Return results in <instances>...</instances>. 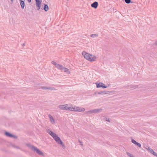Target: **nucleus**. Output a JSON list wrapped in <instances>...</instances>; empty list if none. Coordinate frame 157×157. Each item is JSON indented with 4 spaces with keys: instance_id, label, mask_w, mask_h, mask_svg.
Masks as SVG:
<instances>
[{
    "instance_id": "obj_1",
    "label": "nucleus",
    "mask_w": 157,
    "mask_h": 157,
    "mask_svg": "<svg viewBox=\"0 0 157 157\" xmlns=\"http://www.w3.org/2000/svg\"><path fill=\"white\" fill-rule=\"evenodd\" d=\"M82 55L85 58L90 61H95L96 59V57L95 56L91 55L85 51L82 52Z\"/></svg>"
},
{
    "instance_id": "obj_2",
    "label": "nucleus",
    "mask_w": 157,
    "mask_h": 157,
    "mask_svg": "<svg viewBox=\"0 0 157 157\" xmlns=\"http://www.w3.org/2000/svg\"><path fill=\"white\" fill-rule=\"evenodd\" d=\"M51 136L58 144L61 145L63 147H65V146L62 141L56 134L53 132V134H52Z\"/></svg>"
},
{
    "instance_id": "obj_3",
    "label": "nucleus",
    "mask_w": 157,
    "mask_h": 157,
    "mask_svg": "<svg viewBox=\"0 0 157 157\" xmlns=\"http://www.w3.org/2000/svg\"><path fill=\"white\" fill-rule=\"evenodd\" d=\"M27 146L30 148L31 149L33 150L34 151L36 152L39 155H44L43 153L39 149H38L35 146L32 145L30 144H28Z\"/></svg>"
},
{
    "instance_id": "obj_4",
    "label": "nucleus",
    "mask_w": 157,
    "mask_h": 157,
    "mask_svg": "<svg viewBox=\"0 0 157 157\" xmlns=\"http://www.w3.org/2000/svg\"><path fill=\"white\" fill-rule=\"evenodd\" d=\"M72 111L75 112H81L84 111H85V109L83 108H80L78 107L74 106V107H72Z\"/></svg>"
},
{
    "instance_id": "obj_5",
    "label": "nucleus",
    "mask_w": 157,
    "mask_h": 157,
    "mask_svg": "<svg viewBox=\"0 0 157 157\" xmlns=\"http://www.w3.org/2000/svg\"><path fill=\"white\" fill-rule=\"evenodd\" d=\"M52 63L58 69L62 70H63V66L58 63H56V62L54 61L52 62Z\"/></svg>"
},
{
    "instance_id": "obj_6",
    "label": "nucleus",
    "mask_w": 157,
    "mask_h": 157,
    "mask_svg": "<svg viewBox=\"0 0 157 157\" xmlns=\"http://www.w3.org/2000/svg\"><path fill=\"white\" fill-rule=\"evenodd\" d=\"M96 87L97 88L102 87V88L105 89L107 88L109 86V85H108V86H105L104 84L101 82H99V83H96Z\"/></svg>"
},
{
    "instance_id": "obj_7",
    "label": "nucleus",
    "mask_w": 157,
    "mask_h": 157,
    "mask_svg": "<svg viewBox=\"0 0 157 157\" xmlns=\"http://www.w3.org/2000/svg\"><path fill=\"white\" fill-rule=\"evenodd\" d=\"M36 4L37 7V10H39L40 8V4L42 0H35Z\"/></svg>"
},
{
    "instance_id": "obj_8",
    "label": "nucleus",
    "mask_w": 157,
    "mask_h": 157,
    "mask_svg": "<svg viewBox=\"0 0 157 157\" xmlns=\"http://www.w3.org/2000/svg\"><path fill=\"white\" fill-rule=\"evenodd\" d=\"M5 135L6 136L8 137H9L14 138H17V136H14L13 135L11 134H10V133L8 132H7L6 131H5Z\"/></svg>"
},
{
    "instance_id": "obj_9",
    "label": "nucleus",
    "mask_w": 157,
    "mask_h": 157,
    "mask_svg": "<svg viewBox=\"0 0 157 157\" xmlns=\"http://www.w3.org/2000/svg\"><path fill=\"white\" fill-rule=\"evenodd\" d=\"M68 104H65L63 105H59L58 106V108L61 109L67 110V107H68Z\"/></svg>"
},
{
    "instance_id": "obj_10",
    "label": "nucleus",
    "mask_w": 157,
    "mask_h": 157,
    "mask_svg": "<svg viewBox=\"0 0 157 157\" xmlns=\"http://www.w3.org/2000/svg\"><path fill=\"white\" fill-rule=\"evenodd\" d=\"M98 5V2H95L91 4V6L92 7L94 8V9H96L97 8Z\"/></svg>"
},
{
    "instance_id": "obj_11",
    "label": "nucleus",
    "mask_w": 157,
    "mask_h": 157,
    "mask_svg": "<svg viewBox=\"0 0 157 157\" xmlns=\"http://www.w3.org/2000/svg\"><path fill=\"white\" fill-rule=\"evenodd\" d=\"M102 110V109H96L93 110H92V113H97L99 112H101Z\"/></svg>"
},
{
    "instance_id": "obj_12",
    "label": "nucleus",
    "mask_w": 157,
    "mask_h": 157,
    "mask_svg": "<svg viewBox=\"0 0 157 157\" xmlns=\"http://www.w3.org/2000/svg\"><path fill=\"white\" fill-rule=\"evenodd\" d=\"M48 117L50 118L51 122L52 123V124H55V120L52 116L50 114H49L48 115Z\"/></svg>"
},
{
    "instance_id": "obj_13",
    "label": "nucleus",
    "mask_w": 157,
    "mask_h": 157,
    "mask_svg": "<svg viewBox=\"0 0 157 157\" xmlns=\"http://www.w3.org/2000/svg\"><path fill=\"white\" fill-rule=\"evenodd\" d=\"M41 9L42 10H44L46 12H47L49 8L47 5L44 4V7L43 8V7H42Z\"/></svg>"
},
{
    "instance_id": "obj_14",
    "label": "nucleus",
    "mask_w": 157,
    "mask_h": 157,
    "mask_svg": "<svg viewBox=\"0 0 157 157\" xmlns=\"http://www.w3.org/2000/svg\"><path fill=\"white\" fill-rule=\"evenodd\" d=\"M20 3L21 8L22 9H24L25 6L24 2L22 0H20Z\"/></svg>"
},
{
    "instance_id": "obj_15",
    "label": "nucleus",
    "mask_w": 157,
    "mask_h": 157,
    "mask_svg": "<svg viewBox=\"0 0 157 157\" xmlns=\"http://www.w3.org/2000/svg\"><path fill=\"white\" fill-rule=\"evenodd\" d=\"M109 92V91H100L98 93V94H108Z\"/></svg>"
},
{
    "instance_id": "obj_16",
    "label": "nucleus",
    "mask_w": 157,
    "mask_h": 157,
    "mask_svg": "<svg viewBox=\"0 0 157 157\" xmlns=\"http://www.w3.org/2000/svg\"><path fill=\"white\" fill-rule=\"evenodd\" d=\"M63 70L64 72H66L68 74H70V72L69 71V69L67 68L63 67Z\"/></svg>"
},
{
    "instance_id": "obj_17",
    "label": "nucleus",
    "mask_w": 157,
    "mask_h": 157,
    "mask_svg": "<svg viewBox=\"0 0 157 157\" xmlns=\"http://www.w3.org/2000/svg\"><path fill=\"white\" fill-rule=\"evenodd\" d=\"M145 147L151 153L153 151V150L147 145H146Z\"/></svg>"
},
{
    "instance_id": "obj_18",
    "label": "nucleus",
    "mask_w": 157,
    "mask_h": 157,
    "mask_svg": "<svg viewBox=\"0 0 157 157\" xmlns=\"http://www.w3.org/2000/svg\"><path fill=\"white\" fill-rule=\"evenodd\" d=\"M47 132L48 133L49 135H50L52 134H53V132L52 131H51L50 129H48L47 130Z\"/></svg>"
},
{
    "instance_id": "obj_19",
    "label": "nucleus",
    "mask_w": 157,
    "mask_h": 157,
    "mask_svg": "<svg viewBox=\"0 0 157 157\" xmlns=\"http://www.w3.org/2000/svg\"><path fill=\"white\" fill-rule=\"evenodd\" d=\"M47 90H55L56 89L54 87L51 86H49L48 87Z\"/></svg>"
},
{
    "instance_id": "obj_20",
    "label": "nucleus",
    "mask_w": 157,
    "mask_h": 157,
    "mask_svg": "<svg viewBox=\"0 0 157 157\" xmlns=\"http://www.w3.org/2000/svg\"><path fill=\"white\" fill-rule=\"evenodd\" d=\"M85 113L86 114H90L92 113V110L86 111Z\"/></svg>"
},
{
    "instance_id": "obj_21",
    "label": "nucleus",
    "mask_w": 157,
    "mask_h": 157,
    "mask_svg": "<svg viewBox=\"0 0 157 157\" xmlns=\"http://www.w3.org/2000/svg\"><path fill=\"white\" fill-rule=\"evenodd\" d=\"M151 153L153 155L157 157V153L156 152L154 151L153 150V151H152Z\"/></svg>"
},
{
    "instance_id": "obj_22",
    "label": "nucleus",
    "mask_w": 157,
    "mask_h": 157,
    "mask_svg": "<svg viewBox=\"0 0 157 157\" xmlns=\"http://www.w3.org/2000/svg\"><path fill=\"white\" fill-rule=\"evenodd\" d=\"M90 36L94 38L95 37H97L98 36V35L96 34H92L90 35Z\"/></svg>"
},
{
    "instance_id": "obj_23",
    "label": "nucleus",
    "mask_w": 157,
    "mask_h": 157,
    "mask_svg": "<svg viewBox=\"0 0 157 157\" xmlns=\"http://www.w3.org/2000/svg\"><path fill=\"white\" fill-rule=\"evenodd\" d=\"M135 144L139 147H141V145L140 143L137 142Z\"/></svg>"
},
{
    "instance_id": "obj_24",
    "label": "nucleus",
    "mask_w": 157,
    "mask_h": 157,
    "mask_svg": "<svg viewBox=\"0 0 157 157\" xmlns=\"http://www.w3.org/2000/svg\"><path fill=\"white\" fill-rule=\"evenodd\" d=\"M137 86H133V85H131L130 86V88H132L133 89H136L137 88Z\"/></svg>"
},
{
    "instance_id": "obj_25",
    "label": "nucleus",
    "mask_w": 157,
    "mask_h": 157,
    "mask_svg": "<svg viewBox=\"0 0 157 157\" xmlns=\"http://www.w3.org/2000/svg\"><path fill=\"white\" fill-rule=\"evenodd\" d=\"M124 1L127 4H129L131 2V0H124Z\"/></svg>"
},
{
    "instance_id": "obj_26",
    "label": "nucleus",
    "mask_w": 157,
    "mask_h": 157,
    "mask_svg": "<svg viewBox=\"0 0 157 157\" xmlns=\"http://www.w3.org/2000/svg\"><path fill=\"white\" fill-rule=\"evenodd\" d=\"M41 88L43 90H47L48 87L45 86H42L41 87Z\"/></svg>"
},
{
    "instance_id": "obj_27",
    "label": "nucleus",
    "mask_w": 157,
    "mask_h": 157,
    "mask_svg": "<svg viewBox=\"0 0 157 157\" xmlns=\"http://www.w3.org/2000/svg\"><path fill=\"white\" fill-rule=\"evenodd\" d=\"M72 107H67V110H69V111H72Z\"/></svg>"
},
{
    "instance_id": "obj_28",
    "label": "nucleus",
    "mask_w": 157,
    "mask_h": 157,
    "mask_svg": "<svg viewBox=\"0 0 157 157\" xmlns=\"http://www.w3.org/2000/svg\"><path fill=\"white\" fill-rule=\"evenodd\" d=\"M132 142L135 144H136L137 142H136L133 139H132Z\"/></svg>"
},
{
    "instance_id": "obj_29",
    "label": "nucleus",
    "mask_w": 157,
    "mask_h": 157,
    "mask_svg": "<svg viewBox=\"0 0 157 157\" xmlns=\"http://www.w3.org/2000/svg\"><path fill=\"white\" fill-rule=\"evenodd\" d=\"M105 120L108 122H110V120L109 118H105Z\"/></svg>"
},
{
    "instance_id": "obj_30",
    "label": "nucleus",
    "mask_w": 157,
    "mask_h": 157,
    "mask_svg": "<svg viewBox=\"0 0 157 157\" xmlns=\"http://www.w3.org/2000/svg\"><path fill=\"white\" fill-rule=\"evenodd\" d=\"M78 142H79V143H80V145H81L82 146H83V144H82V142L80 140H78Z\"/></svg>"
},
{
    "instance_id": "obj_31",
    "label": "nucleus",
    "mask_w": 157,
    "mask_h": 157,
    "mask_svg": "<svg viewBox=\"0 0 157 157\" xmlns=\"http://www.w3.org/2000/svg\"><path fill=\"white\" fill-rule=\"evenodd\" d=\"M127 155L128 156H129L130 157H132V155L130 153H128V152H127Z\"/></svg>"
},
{
    "instance_id": "obj_32",
    "label": "nucleus",
    "mask_w": 157,
    "mask_h": 157,
    "mask_svg": "<svg viewBox=\"0 0 157 157\" xmlns=\"http://www.w3.org/2000/svg\"><path fill=\"white\" fill-rule=\"evenodd\" d=\"M27 1L29 3H30L31 2V0H27Z\"/></svg>"
},
{
    "instance_id": "obj_33",
    "label": "nucleus",
    "mask_w": 157,
    "mask_h": 157,
    "mask_svg": "<svg viewBox=\"0 0 157 157\" xmlns=\"http://www.w3.org/2000/svg\"><path fill=\"white\" fill-rule=\"evenodd\" d=\"M25 45V43H24V44H23L22 45V46L23 47Z\"/></svg>"
},
{
    "instance_id": "obj_34",
    "label": "nucleus",
    "mask_w": 157,
    "mask_h": 157,
    "mask_svg": "<svg viewBox=\"0 0 157 157\" xmlns=\"http://www.w3.org/2000/svg\"><path fill=\"white\" fill-rule=\"evenodd\" d=\"M11 1L12 3H13V0H11Z\"/></svg>"
},
{
    "instance_id": "obj_35",
    "label": "nucleus",
    "mask_w": 157,
    "mask_h": 157,
    "mask_svg": "<svg viewBox=\"0 0 157 157\" xmlns=\"http://www.w3.org/2000/svg\"><path fill=\"white\" fill-rule=\"evenodd\" d=\"M14 147H15L16 148H18V146H15Z\"/></svg>"
}]
</instances>
